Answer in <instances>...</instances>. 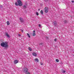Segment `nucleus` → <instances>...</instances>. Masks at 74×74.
Wrapping results in <instances>:
<instances>
[{"instance_id": "obj_29", "label": "nucleus", "mask_w": 74, "mask_h": 74, "mask_svg": "<svg viewBox=\"0 0 74 74\" xmlns=\"http://www.w3.org/2000/svg\"><path fill=\"white\" fill-rule=\"evenodd\" d=\"M40 64H41V65H43V64L42 63H40Z\"/></svg>"}, {"instance_id": "obj_12", "label": "nucleus", "mask_w": 74, "mask_h": 74, "mask_svg": "<svg viewBox=\"0 0 74 74\" xmlns=\"http://www.w3.org/2000/svg\"><path fill=\"white\" fill-rule=\"evenodd\" d=\"M35 61H36L37 62H38L39 60H38V58H36L35 59Z\"/></svg>"}, {"instance_id": "obj_23", "label": "nucleus", "mask_w": 74, "mask_h": 74, "mask_svg": "<svg viewBox=\"0 0 74 74\" xmlns=\"http://www.w3.org/2000/svg\"><path fill=\"white\" fill-rule=\"evenodd\" d=\"M20 30H21V31L22 33L23 32V30L21 29H20Z\"/></svg>"}, {"instance_id": "obj_9", "label": "nucleus", "mask_w": 74, "mask_h": 74, "mask_svg": "<svg viewBox=\"0 0 74 74\" xmlns=\"http://www.w3.org/2000/svg\"><path fill=\"white\" fill-rule=\"evenodd\" d=\"M35 30H34L33 31V36H36V34H35Z\"/></svg>"}, {"instance_id": "obj_28", "label": "nucleus", "mask_w": 74, "mask_h": 74, "mask_svg": "<svg viewBox=\"0 0 74 74\" xmlns=\"http://www.w3.org/2000/svg\"><path fill=\"white\" fill-rule=\"evenodd\" d=\"M41 25L40 24H39V27H41Z\"/></svg>"}, {"instance_id": "obj_13", "label": "nucleus", "mask_w": 74, "mask_h": 74, "mask_svg": "<svg viewBox=\"0 0 74 74\" xmlns=\"http://www.w3.org/2000/svg\"><path fill=\"white\" fill-rule=\"evenodd\" d=\"M28 49L30 51H32V48H31V47H28Z\"/></svg>"}, {"instance_id": "obj_33", "label": "nucleus", "mask_w": 74, "mask_h": 74, "mask_svg": "<svg viewBox=\"0 0 74 74\" xmlns=\"http://www.w3.org/2000/svg\"><path fill=\"white\" fill-rule=\"evenodd\" d=\"M38 10V11H40V9H39Z\"/></svg>"}, {"instance_id": "obj_19", "label": "nucleus", "mask_w": 74, "mask_h": 74, "mask_svg": "<svg viewBox=\"0 0 74 74\" xmlns=\"http://www.w3.org/2000/svg\"><path fill=\"white\" fill-rule=\"evenodd\" d=\"M64 22L65 23H67V21L65 20L64 21Z\"/></svg>"}, {"instance_id": "obj_27", "label": "nucleus", "mask_w": 74, "mask_h": 74, "mask_svg": "<svg viewBox=\"0 0 74 74\" xmlns=\"http://www.w3.org/2000/svg\"><path fill=\"white\" fill-rule=\"evenodd\" d=\"M45 1H46V2L48 1V0H45Z\"/></svg>"}, {"instance_id": "obj_7", "label": "nucleus", "mask_w": 74, "mask_h": 74, "mask_svg": "<svg viewBox=\"0 0 74 74\" xmlns=\"http://www.w3.org/2000/svg\"><path fill=\"white\" fill-rule=\"evenodd\" d=\"M18 63V60H14V64H16V63Z\"/></svg>"}, {"instance_id": "obj_3", "label": "nucleus", "mask_w": 74, "mask_h": 74, "mask_svg": "<svg viewBox=\"0 0 74 74\" xmlns=\"http://www.w3.org/2000/svg\"><path fill=\"white\" fill-rule=\"evenodd\" d=\"M23 72L25 73H26L28 72V69L27 68H24L23 69Z\"/></svg>"}, {"instance_id": "obj_14", "label": "nucleus", "mask_w": 74, "mask_h": 74, "mask_svg": "<svg viewBox=\"0 0 74 74\" xmlns=\"http://www.w3.org/2000/svg\"><path fill=\"white\" fill-rule=\"evenodd\" d=\"M7 25H10V22L9 21H8L7 22Z\"/></svg>"}, {"instance_id": "obj_6", "label": "nucleus", "mask_w": 74, "mask_h": 74, "mask_svg": "<svg viewBox=\"0 0 74 74\" xmlns=\"http://www.w3.org/2000/svg\"><path fill=\"white\" fill-rule=\"evenodd\" d=\"M5 35L7 37H8V38H10V35L8 34V33L6 32Z\"/></svg>"}, {"instance_id": "obj_10", "label": "nucleus", "mask_w": 74, "mask_h": 74, "mask_svg": "<svg viewBox=\"0 0 74 74\" xmlns=\"http://www.w3.org/2000/svg\"><path fill=\"white\" fill-rule=\"evenodd\" d=\"M26 8H27L26 5H24L23 6V9H26Z\"/></svg>"}, {"instance_id": "obj_8", "label": "nucleus", "mask_w": 74, "mask_h": 74, "mask_svg": "<svg viewBox=\"0 0 74 74\" xmlns=\"http://www.w3.org/2000/svg\"><path fill=\"white\" fill-rule=\"evenodd\" d=\"M32 55L33 56H35V57L36 56H37V53H32Z\"/></svg>"}, {"instance_id": "obj_15", "label": "nucleus", "mask_w": 74, "mask_h": 74, "mask_svg": "<svg viewBox=\"0 0 74 74\" xmlns=\"http://www.w3.org/2000/svg\"><path fill=\"white\" fill-rule=\"evenodd\" d=\"M40 14H42V15H43V11H42V10H41L40 11Z\"/></svg>"}, {"instance_id": "obj_4", "label": "nucleus", "mask_w": 74, "mask_h": 74, "mask_svg": "<svg viewBox=\"0 0 74 74\" xmlns=\"http://www.w3.org/2000/svg\"><path fill=\"white\" fill-rule=\"evenodd\" d=\"M44 10L46 13H48V9L47 7H45L44 9Z\"/></svg>"}, {"instance_id": "obj_20", "label": "nucleus", "mask_w": 74, "mask_h": 74, "mask_svg": "<svg viewBox=\"0 0 74 74\" xmlns=\"http://www.w3.org/2000/svg\"><path fill=\"white\" fill-rule=\"evenodd\" d=\"M56 60L57 62H59V60H58V59H56Z\"/></svg>"}, {"instance_id": "obj_2", "label": "nucleus", "mask_w": 74, "mask_h": 74, "mask_svg": "<svg viewBox=\"0 0 74 74\" xmlns=\"http://www.w3.org/2000/svg\"><path fill=\"white\" fill-rule=\"evenodd\" d=\"M17 2L18 3V5L19 6H22V2L21 0H17Z\"/></svg>"}, {"instance_id": "obj_5", "label": "nucleus", "mask_w": 74, "mask_h": 74, "mask_svg": "<svg viewBox=\"0 0 74 74\" xmlns=\"http://www.w3.org/2000/svg\"><path fill=\"white\" fill-rule=\"evenodd\" d=\"M19 19L20 20V21L22 23H23L24 22V21H23V18L21 17H20Z\"/></svg>"}, {"instance_id": "obj_31", "label": "nucleus", "mask_w": 74, "mask_h": 74, "mask_svg": "<svg viewBox=\"0 0 74 74\" xmlns=\"http://www.w3.org/2000/svg\"><path fill=\"white\" fill-rule=\"evenodd\" d=\"M72 3H74V1H72Z\"/></svg>"}, {"instance_id": "obj_21", "label": "nucleus", "mask_w": 74, "mask_h": 74, "mask_svg": "<svg viewBox=\"0 0 74 74\" xmlns=\"http://www.w3.org/2000/svg\"><path fill=\"white\" fill-rule=\"evenodd\" d=\"M26 74H31L30 73H29V72H27L26 73Z\"/></svg>"}, {"instance_id": "obj_22", "label": "nucleus", "mask_w": 74, "mask_h": 74, "mask_svg": "<svg viewBox=\"0 0 74 74\" xmlns=\"http://www.w3.org/2000/svg\"><path fill=\"white\" fill-rule=\"evenodd\" d=\"M62 73H66V71H64L62 72Z\"/></svg>"}, {"instance_id": "obj_30", "label": "nucleus", "mask_w": 74, "mask_h": 74, "mask_svg": "<svg viewBox=\"0 0 74 74\" xmlns=\"http://www.w3.org/2000/svg\"><path fill=\"white\" fill-rule=\"evenodd\" d=\"M40 45H42V43H40Z\"/></svg>"}, {"instance_id": "obj_1", "label": "nucleus", "mask_w": 74, "mask_h": 74, "mask_svg": "<svg viewBox=\"0 0 74 74\" xmlns=\"http://www.w3.org/2000/svg\"><path fill=\"white\" fill-rule=\"evenodd\" d=\"M1 45L3 47H5V49H7V48L8 47V45L6 42L1 43Z\"/></svg>"}, {"instance_id": "obj_32", "label": "nucleus", "mask_w": 74, "mask_h": 74, "mask_svg": "<svg viewBox=\"0 0 74 74\" xmlns=\"http://www.w3.org/2000/svg\"><path fill=\"white\" fill-rule=\"evenodd\" d=\"M46 38L47 39H48V37H46Z\"/></svg>"}, {"instance_id": "obj_11", "label": "nucleus", "mask_w": 74, "mask_h": 74, "mask_svg": "<svg viewBox=\"0 0 74 74\" xmlns=\"http://www.w3.org/2000/svg\"><path fill=\"white\" fill-rule=\"evenodd\" d=\"M53 23H54V25H55V26H56V25H57V23H56V21H54V22Z\"/></svg>"}, {"instance_id": "obj_25", "label": "nucleus", "mask_w": 74, "mask_h": 74, "mask_svg": "<svg viewBox=\"0 0 74 74\" xmlns=\"http://www.w3.org/2000/svg\"><path fill=\"white\" fill-rule=\"evenodd\" d=\"M18 36L19 37H21V35L20 34H18Z\"/></svg>"}, {"instance_id": "obj_26", "label": "nucleus", "mask_w": 74, "mask_h": 74, "mask_svg": "<svg viewBox=\"0 0 74 74\" xmlns=\"http://www.w3.org/2000/svg\"><path fill=\"white\" fill-rule=\"evenodd\" d=\"M0 8H3V5H1L0 6Z\"/></svg>"}, {"instance_id": "obj_34", "label": "nucleus", "mask_w": 74, "mask_h": 74, "mask_svg": "<svg viewBox=\"0 0 74 74\" xmlns=\"http://www.w3.org/2000/svg\"><path fill=\"white\" fill-rule=\"evenodd\" d=\"M30 34H32V33H31Z\"/></svg>"}, {"instance_id": "obj_18", "label": "nucleus", "mask_w": 74, "mask_h": 74, "mask_svg": "<svg viewBox=\"0 0 74 74\" xmlns=\"http://www.w3.org/2000/svg\"><path fill=\"white\" fill-rule=\"evenodd\" d=\"M36 15L38 16V15H39V14H38V12H36Z\"/></svg>"}, {"instance_id": "obj_24", "label": "nucleus", "mask_w": 74, "mask_h": 74, "mask_svg": "<svg viewBox=\"0 0 74 74\" xmlns=\"http://www.w3.org/2000/svg\"><path fill=\"white\" fill-rule=\"evenodd\" d=\"M54 41H55V42H56V41H57V40L56 39H55L54 40Z\"/></svg>"}, {"instance_id": "obj_17", "label": "nucleus", "mask_w": 74, "mask_h": 74, "mask_svg": "<svg viewBox=\"0 0 74 74\" xmlns=\"http://www.w3.org/2000/svg\"><path fill=\"white\" fill-rule=\"evenodd\" d=\"M27 35L28 37H29V38H30V35H29V34L28 33H27Z\"/></svg>"}, {"instance_id": "obj_16", "label": "nucleus", "mask_w": 74, "mask_h": 74, "mask_svg": "<svg viewBox=\"0 0 74 74\" xmlns=\"http://www.w3.org/2000/svg\"><path fill=\"white\" fill-rule=\"evenodd\" d=\"M15 5H16V6H18V3L16 2L15 3Z\"/></svg>"}]
</instances>
